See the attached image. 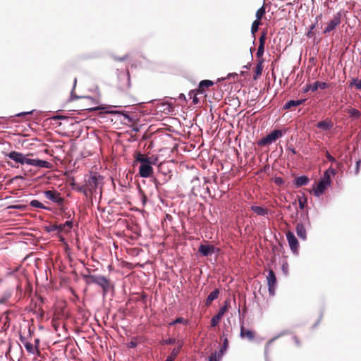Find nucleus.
<instances>
[{
  "label": "nucleus",
  "instance_id": "obj_1",
  "mask_svg": "<svg viewBox=\"0 0 361 361\" xmlns=\"http://www.w3.org/2000/svg\"><path fill=\"white\" fill-rule=\"evenodd\" d=\"M71 102H73V108L70 109L69 111L105 110L102 113H130L129 111L108 110L106 105L99 104L97 101L91 97H76V99H72Z\"/></svg>",
  "mask_w": 361,
  "mask_h": 361
},
{
  "label": "nucleus",
  "instance_id": "obj_2",
  "mask_svg": "<svg viewBox=\"0 0 361 361\" xmlns=\"http://www.w3.org/2000/svg\"><path fill=\"white\" fill-rule=\"evenodd\" d=\"M5 156L14 161L16 163L21 165L27 164L44 169H50L52 166V164L47 161L39 159H30L24 154L16 151H11V152L6 154Z\"/></svg>",
  "mask_w": 361,
  "mask_h": 361
},
{
  "label": "nucleus",
  "instance_id": "obj_3",
  "mask_svg": "<svg viewBox=\"0 0 361 361\" xmlns=\"http://www.w3.org/2000/svg\"><path fill=\"white\" fill-rule=\"evenodd\" d=\"M82 278L87 285L96 284L102 290L104 297L109 290H114V285L104 276L100 274H82Z\"/></svg>",
  "mask_w": 361,
  "mask_h": 361
},
{
  "label": "nucleus",
  "instance_id": "obj_4",
  "mask_svg": "<svg viewBox=\"0 0 361 361\" xmlns=\"http://www.w3.org/2000/svg\"><path fill=\"white\" fill-rule=\"evenodd\" d=\"M47 119L53 121L51 123L56 126H62L63 129H68L80 123L85 118L79 119L75 116H68L64 114H54V116Z\"/></svg>",
  "mask_w": 361,
  "mask_h": 361
},
{
  "label": "nucleus",
  "instance_id": "obj_5",
  "mask_svg": "<svg viewBox=\"0 0 361 361\" xmlns=\"http://www.w3.org/2000/svg\"><path fill=\"white\" fill-rule=\"evenodd\" d=\"M300 219H302L303 222H299L297 224L295 231L298 238L305 241L307 240V232L305 225L307 224L308 226H311L308 213L301 214Z\"/></svg>",
  "mask_w": 361,
  "mask_h": 361
},
{
  "label": "nucleus",
  "instance_id": "obj_6",
  "mask_svg": "<svg viewBox=\"0 0 361 361\" xmlns=\"http://www.w3.org/2000/svg\"><path fill=\"white\" fill-rule=\"evenodd\" d=\"M157 157H152L148 160L141 163L139 167V174L142 178H149L153 173L152 165L155 164Z\"/></svg>",
  "mask_w": 361,
  "mask_h": 361
},
{
  "label": "nucleus",
  "instance_id": "obj_7",
  "mask_svg": "<svg viewBox=\"0 0 361 361\" xmlns=\"http://www.w3.org/2000/svg\"><path fill=\"white\" fill-rule=\"evenodd\" d=\"M282 136V132L281 130L275 129L272 130L271 133L267 134L266 136L260 139L257 145L259 146H265L267 145H270L276 141L280 137Z\"/></svg>",
  "mask_w": 361,
  "mask_h": 361
},
{
  "label": "nucleus",
  "instance_id": "obj_8",
  "mask_svg": "<svg viewBox=\"0 0 361 361\" xmlns=\"http://www.w3.org/2000/svg\"><path fill=\"white\" fill-rule=\"evenodd\" d=\"M103 177L97 172H91L90 176L85 180L89 190H96L102 183Z\"/></svg>",
  "mask_w": 361,
  "mask_h": 361
},
{
  "label": "nucleus",
  "instance_id": "obj_9",
  "mask_svg": "<svg viewBox=\"0 0 361 361\" xmlns=\"http://www.w3.org/2000/svg\"><path fill=\"white\" fill-rule=\"evenodd\" d=\"M341 12L336 13L334 15L333 18L326 23V25L323 30L324 34H328L336 30L341 23Z\"/></svg>",
  "mask_w": 361,
  "mask_h": 361
},
{
  "label": "nucleus",
  "instance_id": "obj_10",
  "mask_svg": "<svg viewBox=\"0 0 361 361\" xmlns=\"http://www.w3.org/2000/svg\"><path fill=\"white\" fill-rule=\"evenodd\" d=\"M200 94L197 92V91L192 90L188 94V99H187L183 94H180L179 98H183L184 101L186 102L187 104H188L189 107L192 106H197L200 104V99L197 95Z\"/></svg>",
  "mask_w": 361,
  "mask_h": 361
},
{
  "label": "nucleus",
  "instance_id": "obj_11",
  "mask_svg": "<svg viewBox=\"0 0 361 361\" xmlns=\"http://www.w3.org/2000/svg\"><path fill=\"white\" fill-rule=\"evenodd\" d=\"M123 117V121H126L130 124V127L132 128L134 132L140 131L142 125L138 123L137 121L138 120V114H120Z\"/></svg>",
  "mask_w": 361,
  "mask_h": 361
},
{
  "label": "nucleus",
  "instance_id": "obj_12",
  "mask_svg": "<svg viewBox=\"0 0 361 361\" xmlns=\"http://www.w3.org/2000/svg\"><path fill=\"white\" fill-rule=\"evenodd\" d=\"M44 195L46 198L59 205H62L63 203V198L61 197V194L56 190H45L44 191Z\"/></svg>",
  "mask_w": 361,
  "mask_h": 361
},
{
  "label": "nucleus",
  "instance_id": "obj_13",
  "mask_svg": "<svg viewBox=\"0 0 361 361\" xmlns=\"http://www.w3.org/2000/svg\"><path fill=\"white\" fill-rule=\"evenodd\" d=\"M228 305V300H226L224 302V305H222L219 308V312H217V314L216 315H214V317H212V318L211 319V324H210L211 327H215L218 324L219 320L221 319V318L223 317V316L224 315V314L227 311Z\"/></svg>",
  "mask_w": 361,
  "mask_h": 361
},
{
  "label": "nucleus",
  "instance_id": "obj_14",
  "mask_svg": "<svg viewBox=\"0 0 361 361\" xmlns=\"http://www.w3.org/2000/svg\"><path fill=\"white\" fill-rule=\"evenodd\" d=\"M286 239L288 243L289 247L292 252L293 253L298 254V248H299V243L298 240L295 236L293 232L292 231H288L286 233Z\"/></svg>",
  "mask_w": 361,
  "mask_h": 361
},
{
  "label": "nucleus",
  "instance_id": "obj_15",
  "mask_svg": "<svg viewBox=\"0 0 361 361\" xmlns=\"http://www.w3.org/2000/svg\"><path fill=\"white\" fill-rule=\"evenodd\" d=\"M218 248L210 244H200L198 251L203 257H207L216 252Z\"/></svg>",
  "mask_w": 361,
  "mask_h": 361
},
{
  "label": "nucleus",
  "instance_id": "obj_16",
  "mask_svg": "<svg viewBox=\"0 0 361 361\" xmlns=\"http://www.w3.org/2000/svg\"><path fill=\"white\" fill-rule=\"evenodd\" d=\"M330 185L319 179L317 187L313 189L314 196L317 197H320Z\"/></svg>",
  "mask_w": 361,
  "mask_h": 361
},
{
  "label": "nucleus",
  "instance_id": "obj_17",
  "mask_svg": "<svg viewBox=\"0 0 361 361\" xmlns=\"http://www.w3.org/2000/svg\"><path fill=\"white\" fill-rule=\"evenodd\" d=\"M173 111V107L169 103H159L155 106L156 113H171Z\"/></svg>",
  "mask_w": 361,
  "mask_h": 361
},
{
  "label": "nucleus",
  "instance_id": "obj_18",
  "mask_svg": "<svg viewBox=\"0 0 361 361\" xmlns=\"http://www.w3.org/2000/svg\"><path fill=\"white\" fill-rule=\"evenodd\" d=\"M329 87V85L324 82L316 81L313 84H310L306 85V88L305 90V92L311 90L312 92L317 91L319 88L324 90Z\"/></svg>",
  "mask_w": 361,
  "mask_h": 361
},
{
  "label": "nucleus",
  "instance_id": "obj_19",
  "mask_svg": "<svg viewBox=\"0 0 361 361\" xmlns=\"http://www.w3.org/2000/svg\"><path fill=\"white\" fill-rule=\"evenodd\" d=\"M309 182V178L306 175H302L294 178L293 185L295 188H298L301 186L307 185Z\"/></svg>",
  "mask_w": 361,
  "mask_h": 361
},
{
  "label": "nucleus",
  "instance_id": "obj_20",
  "mask_svg": "<svg viewBox=\"0 0 361 361\" xmlns=\"http://www.w3.org/2000/svg\"><path fill=\"white\" fill-rule=\"evenodd\" d=\"M214 85V82L212 80H202L198 86V88L196 90L197 92H200V94H203L206 89L209 88V87L212 86Z\"/></svg>",
  "mask_w": 361,
  "mask_h": 361
},
{
  "label": "nucleus",
  "instance_id": "obj_21",
  "mask_svg": "<svg viewBox=\"0 0 361 361\" xmlns=\"http://www.w3.org/2000/svg\"><path fill=\"white\" fill-rule=\"evenodd\" d=\"M250 209L261 216H266L269 214V210L260 206L252 205L251 206Z\"/></svg>",
  "mask_w": 361,
  "mask_h": 361
},
{
  "label": "nucleus",
  "instance_id": "obj_22",
  "mask_svg": "<svg viewBox=\"0 0 361 361\" xmlns=\"http://www.w3.org/2000/svg\"><path fill=\"white\" fill-rule=\"evenodd\" d=\"M240 336L241 338L246 336L249 340L252 341L255 338V333L252 330L245 329L243 325H241Z\"/></svg>",
  "mask_w": 361,
  "mask_h": 361
},
{
  "label": "nucleus",
  "instance_id": "obj_23",
  "mask_svg": "<svg viewBox=\"0 0 361 361\" xmlns=\"http://www.w3.org/2000/svg\"><path fill=\"white\" fill-rule=\"evenodd\" d=\"M191 183L193 184V185L190 190V194L195 197H197L198 195L199 190L200 188V180L197 177H195L192 180Z\"/></svg>",
  "mask_w": 361,
  "mask_h": 361
},
{
  "label": "nucleus",
  "instance_id": "obj_24",
  "mask_svg": "<svg viewBox=\"0 0 361 361\" xmlns=\"http://www.w3.org/2000/svg\"><path fill=\"white\" fill-rule=\"evenodd\" d=\"M305 101V99L290 100L284 104L283 109H289L293 107V111H295L296 109H295V107L300 105Z\"/></svg>",
  "mask_w": 361,
  "mask_h": 361
},
{
  "label": "nucleus",
  "instance_id": "obj_25",
  "mask_svg": "<svg viewBox=\"0 0 361 361\" xmlns=\"http://www.w3.org/2000/svg\"><path fill=\"white\" fill-rule=\"evenodd\" d=\"M219 295V290L218 288H215L213 291H212L209 295L207 296L205 302V305L209 306L212 302L216 300Z\"/></svg>",
  "mask_w": 361,
  "mask_h": 361
},
{
  "label": "nucleus",
  "instance_id": "obj_26",
  "mask_svg": "<svg viewBox=\"0 0 361 361\" xmlns=\"http://www.w3.org/2000/svg\"><path fill=\"white\" fill-rule=\"evenodd\" d=\"M267 280L268 286H274L276 284V276L273 270H269Z\"/></svg>",
  "mask_w": 361,
  "mask_h": 361
},
{
  "label": "nucleus",
  "instance_id": "obj_27",
  "mask_svg": "<svg viewBox=\"0 0 361 361\" xmlns=\"http://www.w3.org/2000/svg\"><path fill=\"white\" fill-rule=\"evenodd\" d=\"M24 347L29 353L32 355L37 354V355L39 357L41 356L39 350L38 349H36L31 343L25 342Z\"/></svg>",
  "mask_w": 361,
  "mask_h": 361
},
{
  "label": "nucleus",
  "instance_id": "obj_28",
  "mask_svg": "<svg viewBox=\"0 0 361 361\" xmlns=\"http://www.w3.org/2000/svg\"><path fill=\"white\" fill-rule=\"evenodd\" d=\"M228 348V340L227 337H225L223 341L222 346H221L219 351H217L218 360H221L223 355L226 353Z\"/></svg>",
  "mask_w": 361,
  "mask_h": 361
},
{
  "label": "nucleus",
  "instance_id": "obj_29",
  "mask_svg": "<svg viewBox=\"0 0 361 361\" xmlns=\"http://www.w3.org/2000/svg\"><path fill=\"white\" fill-rule=\"evenodd\" d=\"M317 127L324 130H328L333 127V124L330 121H322L317 123Z\"/></svg>",
  "mask_w": 361,
  "mask_h": 361
},
{
  "label": "nucleus",
  "instance_id": "obj_30",
  "mask_svg": "<svg viewBox=\"0 0 361 361\" xmlns=\"http://www.w3.org/2000/svg\"><path fill=\"white\" fill-rule=\"evenodd\" d=\"M285 334H286V332L280 333L279 335H277L274 338H273L271 340H269V342L267 343L266 347H265V350H264V356H265L266 361H269V357H268L269 346V345H271L276 338H279L282 335H284Z\"/></svg>",
  "mask_w": 361,
  "mask_h": 361
},
{
  "label": "nucleus",
  "instance_id": "obj_31",
  "mask_svg": "<svg viewBox=\"0 0 361 361\" xmlns=\"http://www.w3.org/2000/svg\"><path fill=\"white\" fill-rule=\"evenodd\" d=\"M263 62H264L263 59H259V61L255 68V75L254 76V79H257V77L262 74V72L263 70Z\"/></svg>",
  "mask_w": 361,
  "mask_h": 361
},
{
  "label": "nucleus",
  "instance_id": "obj_32",
  "mask_svg": "<svg viewBox=\"0 0 361 361\" xmlns=\"http://www.w3.org/2000/svg\"><path fill=\"white\" fill-rule=\"evenodd\" d=\"M30 205L33 207L40 208V209H43L48 210V211L51 210L49 207L44 206L42 203H41L37 200H31L30 202Z\"/></svg>",
  "mask_w": 361,
  "mask_h": 361
},
{
  "label": "nucleus",
  "instance_id": "obj_33",
  "mask_svg": "<svg viewBox=\"0 0 361 361\" xmlns=\"http://www.w3.org/2000/svg\"><path fill=\"white\" fill-rule=\"evenodd\" d=\"M12 293L11 291H6L4 293L2 296L0 298V304H6L8 300L11 298Z\"/></svg>",
  "mask_w": 361,
  "mask_h": 361
},
{
  "label": "nucleus",
  "instance_id": "obj_34",
  "mask_svg": "<svg viewBox=\"0 0 361 361\" xmlns=\"http://www.w3.org/2000/svg\"><path fill=\"white\" fill-rule=\"evenodd\" d=\"M265 7L264 6H262L261 8H259L257 12H256V20L261 22V19L262 18L263 16L265 14Z\"/></svg>",
  "mask_w": 361,
  "mask_h": 361
},
{
  "label": "nucleus",
  "instance_id": "obj_35",
  "mask_svg": "<svg viewBox=\"0 0 361 361\" xmlns=\"http://www.w3.org/2000/svg\"><path fill=\"white\" fill-rule=\"evenodd\" d=\"M149 158L150 157H145V155L140 152H137L135 154V161L140 162V164L148 160Z\"/></svg>",
  "mask_w": 361,
  "mask_h": 361
},
{
  "label": "nucleus",
  "instance_id": "obj_36",
  "mask_svg": "<svg viewBox=\"0 0 361 361\" xmlns=\"http://www.w3.org/2000/svg\"><path fill=\"white\" fill-rule=\"evenodd\" d=\"M307 200L305 196L298 198V204L300 209H303L307 204Z\"/></svg>",
  "mask_w": 361,
  "mask_h": 361
},
{
  "label": "nucleus",
  "instance_id": "obj_37",
  "mask_svg": "<svg viewBox=\"0 0 361 361\" xmlns=\"http://www.w3.org/2000/svg\"><path fill=\"white\" fill-rule=\"evenodd\" d=\"M261 22L255 20L252 24L251 27V32L253 35L258 30L259 26L260 25Z\"/></svg>",
  "mask_w": 361,
  "mask_h": 361
},
{
  "label": "nucleus",
  "instance_id": "obj_38",
  "mask_svg": "<svg viewBox=\"0 0 361 361\" xmlns=\"http://www.w3.org/2000/svg\"><path fill=\"white\" fill-rule=\"evenodd\" d=\"M44 229L47 233L56 231L57 224L45 226H44Z\"/></svg>",
  "mask_w": 361,
  "mask_h": 361
},
{
  "label": "nucleus",
  "instance_id": "obj_39",
  "mask_svg": "<svg viewBox=\"0 0 361 361\" xmlns=\"http://www.w3.org/2000/svg\"><path fill=\"white\" fill-rule=\"evenodd\" d=\"M320 180L329 183V184H331V176L330 174L328 173V171H324V175L322 177H321Z\"/></svg>",
  "mask_w": 361,
  "mask_h": 361
},
{
  "label": "nucleus",
  "instance_id": "obj_40",
  "mask_svg": "<svg viewBox=\"0 0 361 361\" xmlns=\"http://www.w3.org/2000/svg\"><path fill=\"white\" fill-rule=\"evenodd\" d=\"M264 51V45L259 44L257 51V57L259 58V59H262Z\"/></svg>",
  "mask_w": 361,
  "mask_h": 361
},
{
  "label": "nucleus",
  "instance_id": "obj_41",
  "mask_svg": "<svg viewBox=\"0 0 361 361\" xmlns=\"http://www.w3.org/2000/svg\"><path fill=\"white\" fill-rule=\"evenodd\" d=\"M350 85L355 87L357 90H361V79H353Z\"/></svg>",
  "mask_w": 361,
  "mask_h": 361
},
{
  "label": "nucleus",
  "instance_id": "obj_42",
  "mask_svg": "<svg viewBox=\"0 0 361 361\" xmlns=\"http://www.w3.org/2000/svg\"><path fill=\"white\" fill-rule=\"evenodd\" d=\"M274 183L279 186H281L285 184L283 178L280 176L275 177L274 178Z\"/></svg>",
  "mask_w": 361,
  "mask_h": 361
},
{
  "label": "nucleus",
  "instance_id": "obj_43",
  "mask_svg": "<svg viewBox=\"0 0 361 361\" xmlns=\"http://www.w3.org/2000/svg\"><path fill=\"white\" fill-rule=\"evenodd\" d=\"M185 322V319L183 317H177L176 319L173 320L169 323L170 326H173L177 324H181Z\"/></svg>",
  "mask_w": 361,
  "mask_h": 361
},
{
  "label": "nucleus",
  "instance_id": "obj_44",
  "mask_svg": "<svg viewBox=\"0 0 361 361\" xmlns=\"http://www.w3.org/2000/svg\"><path fill=\"white\" fill-rule=\"evenodd\" d=\"M179 352H180V348H173L171 350V355H169V357H172L173 360L177 357V355H178Z\"/></svg>",
  "mask_w": 361,
  "mask_h": 361
},
{
  "label": "nucleus",
  "instance_id": "obj_45",
  "mask_svg": "<svg viewBox=\"0 0 361 361\" xmlns=\"http://www.w3.org/2000/svg\"><path fill=\"white\" fill-rule=\"evenodd\" d=\"M162 176L163 177L160 180L164 184L167 183L171 179V176L167 173H162Z\"/></svg>",
  "mask_w": 361,
  "mask_h": 361
},
{
  "label": "nucleus",
  "instance_id": "obj_46",
  "mask_svg": "<svg viewBox=\"0 0 361 361\" xmlns=\"http://www.w3.org/2000/svg\"><path fill=\"white\" fill-rule=\"evenodd\" d=\"M218 360L217 351H214V353H212V355L209 357L208 361H219Z\"/></svg>",
  "mask_w": 361,
  "mask_h": 361
},
{
  "label": "nucleus",
  "instance_id": "obj_47",
  "mask_svg": "<svg viewBox=\"0 0 361 361\" xmlns=\"http://www.w3.org/2000/svg\"><path fill=\"white\" fill-rule=\"evenodd\" d=\"M267 39V33L263 32L259 39V44L264 45Z\"/></svg>",
  "mask_w": 361,
  "mask_h": 361
},
{
  "label": "nucleus",
  "instance_id": "obj_48",
  "mask_svg": "<svg viewBox=\"0 0 361 361\" xmlns=\"http://www.w3.org/2000/svg\"><path fill=\"white\" fill-rule=\"evenodd\" d=\"M326 159H327L329 161H331V162H332V163H336L337 164H339V163H338V162H337V161L336 160V159H335L334 157H333L330 154V153H329L328 151L326 152Z\"/></svg>",
  "mask_w": 361,
  "mask_h": 361
},
{
  "label": "nucleus",
  "instance_id": "obj_49",
  "mask_svg": "<svg viewBox=\"0 0 361 361\" xmlns=\"http://www.w3.org/2000/svg\"><path fill=\"white\" fill-rule=\"evenodd\" d=\"M154 184L156 188L159 189V186H161L164 183L161 182V180L159 178H156L154 179Z\"/></svg>",
  "mask_w": 361,
  "mask_h": 361
},
{
  "label": "nucleus",
  "instance_id": "obj_50",
  "mask_svg": "<svg viewBox=\"0 0 361 361\" xmlns=\"http://www.w3.org/2000/svg\"><path fill=\"white\" fill-rule=\"evenodd\" d=\"M65 228L66 227H65L64 224H61L57 225V229H56L57 235L61 234V233L65 229Z\"/></svg>",
  "mask_w": 361,
  "mask_h": 361
},
{
  "label": "nucleus",
  "instance_id": "obj_51",
  "mask_svg": "<svg viewBox=\"0 0 361 361\" xmlns=\"http://www.w3.org/2000/svg\"><path fill=\"white\" fill-rule=\"evenodd\" d=\"M176 343V339L173 338H169L164 341V343L166 345L174 344Z\"/></svg>",
  "mask_w": 361,
  "mask_h": 361
},
{
  "label": "nucleus",
  "instance_id": "obj_52",
  "mask_svg": "<svg viewBox=\"0 0 361 361\" xmlns=\"http://www.w3.org/2000/svg\"><path fill=\"white\" fill-rule=\"evenodd\" d=\"M360 164H361V159H359L358 161H356V166H355V175H357L359 173Z\"/></svg>",
  "mask_w": 361,
  "mask_h": 361
},
{
  "label": "nucleus",
  "instance_id": "obj_53",
  "mask_svg": "<svg viewBox=\"0 0 361 361\" xmlns=\"http://www.w3.org/2000/svg\"><path fill=\"white\" fill-rule=\"evenodd\" d=\"M65 227H68L69 230H71L73 226V222L72 220H68L64 223Z\"/></svg>",
  "mask_w": 361,
  "mask_h": 361
},
{
  "label": "nucleus",
  "instance_id": "obj_54",
  "mask_svg": "<svg viewBox=\"0 0 361 361\" xmlns=\"http://www.w3.org/2000/svg\"><path fill=\"white\" fill-rule=\"evenodd\" d=\"M323 314H324V312H323V311H322V312H320V315H319V319H318V320H317V322L313 324V326H312V328H313V329L316 328V327L318 326V324H319L320 321H321V320H322V319Z\"/></svg>",
  "mask_w": 361,
  "mask_h": 361
},
{
  "label": "nucleus",
  "instance_id": "obj_55",
  "mask_svg": "<svg viewBox=\"0 0 361 361\" xmlns=\"http://www.w3.org/2000/svg\"><path fill=\"white\" fill-rule=\"evenodd\" d=\"M86 186L87 185H82V186H80L78 188V190L80 192H82L83 194L85 195H87V189L86 188Z\"/></svg>",
  "mask_w": 361,
  "mask_h": 361
},
{
  "label": "nucleus",
  "instance_id": "obj_56",
  "mask_svg": "<svg viewBox=\"0 0 361 361\" xmlns=\"http://www.w3.org/2000/svg\"><path fill=\"white\" fill-rule=\"evenodd\" d=\"M137 343L135 341H131L130 342L128 343L127 346L129 348H134L137 346Z\"/></svg>",
  "mask_w": 361,
  "mask_h": 361
},
{
  "label": "nucleus",
  "instance_id": "obj_57",
  "mask_svg": "<svg viewBox=\"0 0 361 361\" xmlns=\"http://www.w3.org/2000/svg\"><path fill=\"white\" fill-rule=\"evenodd\" d=\"M326 171H328V173L331 175H336V171L334 169L332 166H330Z\"/></svg>",
  "mask_w": 361,
  "mask_h": 361
},
{
  "label": "nucleus",
  "instance_id": "obj_58",
  "mask_svg": "<svg viewBox=\"0 0 361 361\" xmlns=\"http://www.w3.org/2000/svg\"><path fill=\"white\" fill-rule=\"evenodd\" d=\"M6 117H0V128H6V124L4 121V119Z\"/></svg>",
  "mask_w": 361,
  "mask_h": 361
},
{
  "label": "nucleus",
  "instance_id": "obj_59",
  "mask_svg": "<svg viewBox=\"0 0 361 361\" xmlns=\"http://www.w3.org/2000/svg\"><path fill=\"white\" fill-rule=\"evenodd\" d=\"M274 286H268V290L270 295H274Z\"/></svg>",
  "mask_w": 361,
  "mask_h": 361
},
{
  "label": "nucleus",
  "instance_id": "obj_60",
  "mask_svg": "<svg viewBox=\"0 0 361 361\" xmlns=\"http://www.w3.org/2000/svg\"><path fill=\"white\" fill-rule=\"evenodd\" d=\"M282 270L283 271L285 274H287V273H288V264L286 263L283 264L282 265Z\"/></svg>",
  "mask_w": 361,
  "mask_h": 361
},
{
  "label": "nucleus",
  "instance_id": "obj_61",
  "mask_svg": "<svg viewBox=\"0 0 361 361\" xmlns=\"http://www.w3.org/2000/svg\"><path fill=\"white\" fill-rule=\"evenodd\" d=\"M57 235L59 237V240H60L62 243H63V244H65V245H67L66 240V239H65V238H64V237H63L62 235H61V234Z\"/></svg>",
  "mask_w": 361,
  "mask_h": 361
},
{
  "label": "nucleus",
  "instance_id": "obj_62",
  "mask_svg": "<svg viewBox=\"0 0 361 361\" xmlns=\"http://www.w3.org/2000/svg\"><path fill=\"white\" fill-rule=\"evenodd\" d=\"M13 209H22L23 208L25 207L24 205H22V204H18V205H14L12 207Z\"/></svg>",
  "mask_w": 361,
  "mask_h": 361
},
{
  "label": "nucleus",
  "instance_id": "obj_63",
  "mask_svg": "<svg viewBox=\"0 0 361 361\" xmlns=\"http://www.w3.org/2000/svg\"><path fill=\"white\" fill-rule=\"evenodd\" d=\"M214 119V114H208L207 117V121H212Z\"/></svg>",
  "mask_w": 361,
  "mask_h": 361
},
{
  "label": "nucleus",
  "instance_id": "obj_64",
  "mask_svg": "<svg viewBox=\"0 0 361 361\" xmlns=\"http://www.w3.org/2000/svg\"><path fill=\"white\" fill-rule=\"evenodd\" d=\"M288 149L290 150L292 152L293 154H297V151L293 147H289L288 148Z\"/></svg>",
  "mask_w": 361,
  "mask_h": 361
}]
</instances>
